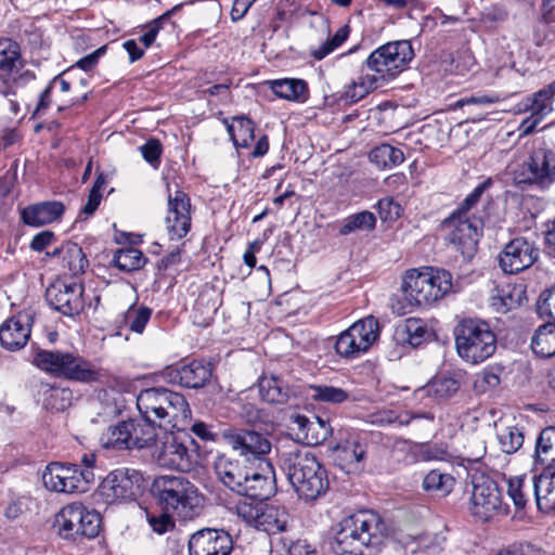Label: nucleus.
I'll return each mask as SVG.
<instances>
[{
	"label": "nucleus",
	"mask_w": 555,
	"mask_h": 555,
	"mask_svg": "<svg viewBox=\"0 0 555 555\" xmlns=\"http://www.w3.org/2000/svg\"><path fill=\"white\" fill-rule=\"evenodd\" d=\"M142 420L131 422L132 449L151 447L157 441L156 425L165 431L182 430L191 416V409L183 395L163 387L142 390L137 397Z\"/></svg>",
	"instance_id": "1"
},
{
	"label": "nucleus",
	"mask_w": 555,
	"mask_h": 555,
	"mask_svg": "<svg viewBox=\"0 0 555 555\" xmlns=\"http://www.w3.org/2000/svg\"><path fill=\"white\" fill-rule=\"evenodd\" d=\"M414 51L409 40L387 42L362 62L360 75L348 86L345 94L350 102H358L374 90L393 80L412 61Z\"/></svg>",
	"instance_id": "2"
},
{
	"label": "nucleus",
	"mask_w": 555,
	"mask_h": 555,
	"mask_svg": "<svg viewBox=\"0 0 555 555\" xmlns=\"http://www.w3.org/2000/svg\"><path fill=\"white\" fill-rule=\"evenodd\" d=\"M333 531L331 547L336 555H376L387 527L377 513L362 509L344 517Z\"/></svg>",
	"instance_id": "3"
},
{
	"label": "nucleus",
	"mask_w": 555,
	"mask_h": 555,
	"mask_svg": "<svg viewBox=\"0 0 555 555\" xmlns=\"http://www.w3.org/2000/svg\"><path fill=\"white\" fill-rule=\"evenodd\" d=\"M281 467L298 496L305 501L318 499L328 488L326 469L308 450L284 452Z\"/></svg>",
	"instance_id": "4"
},
{
	"label": "nucleus",
	"mask_w": 555,
	"mask_h": 555,
	"mask_svg": "<svg viewBox=\"0 0 555 555\" xmlns=\"http://www.w3.org/2000/svg\"><path fill=\"white\" fill-rule=\"evenodd\" d=\"M151 491L163 512L180 519H192L199 513L202 499L197 488L183 476H159Z\"/></svg>",
	"instance_id": "5"
},
{
	"label": "nucleus",
	"mask_w": 555,
	"mask_h": 555,
	"mask_svg": "<svg viewBox=\"0 0 555 555\" xmlns=\"http://www.w3.org/2000/svg\"><path fill=\"white\" fill-rule=\"evenodd\" d=\"M33 363L54 377L79 383H95L103 376L92 362L72 351L39 349Z\"/></svg>",
	"instance_id": "6"
},
{
	"label": "nucleus",
	"mask_w": 555,
	"mask_h": 555,
	"mask_svg": "<svg viewBox=\"0 0 555 555\" xmlns=\"http://www.w3.org/2000/svg\"><path fill=\"white\" fill-rule=\"evenodd\" d=\"M455 347L466 362L478 364L496 350V336L485 321L465 319L454 330Z\"/></svg>",
	"instance_id": "7"
},
{
	"label": "nucleus",
	"mask_w": 555,
	"mask_h": 555,
	"mask_svg": "<svg viewBox=\"0 0 555 555\" xmlns=\"http://www.w3.org/2000/svg\"><path fill=\"white\" fill-rule=\"evenodd\" d=\"M402 291L411 306H429L452 289L451 273L442 269L412 270L403 280Z\"/></svg>",
	"instance_id": "8"
},
{
	"label": "nucleus",
	"mask_w": 555,
	"mask_h": 555,
	"mask_svg": "<svg viewBox=\"0 0 555 555\" xmlns=\"http://www.w3.org/2000/svg\"><path fill=\"white\" fill-rule=\"evenodd\" d=\"M234 509L247 525L269 534L285 531L289 522V514L284 506L267 501L236 502Z\"/></svg>",
	"instance_id": "9"
},
{
	"label": "nucleus",
	"mask_w": 555,
	"mask_h": 555,
	"mask_svg": "<svg viewBox=\"0 0 555 555\" xmlns=\"http://www.w3.org/2000/svg\"><path fill=\"white\" fill-rule=\"evenodd\" d=\"M143 475L134 468H117L101 482L98 495L106 504L135 501L143 492Z\"/></svg>",
	"instance_id": "10"
},
{
	"label": "nucleus",
	"mask_w": 555,
	"mask_h": 555,
	"mask_svg": "<svg viewBox=\"0 0 555 555\" xmlns=\"http://www.w3.org/2000/svg\"><path fill=\"white\" fill-rule=\"evenodd\" d=\"M94 481V473L80 469L78 464L52 462L46 466L42 482L46 489L59 493H83Z\"/></svg>",
	"instance_id": "11"
},
{
	"label": "nucleus",
	"mask_w": 555,
	"mask_h": 555,
	"mask_svg": "<svg viewBox=\"0 0 555 555\" xmlns=\"http://www.w3.org/2000/svg\"><path fill=\"white\" fill-rule=\"evenodd\" d=\"M378 336V321L374 317H366L340 333L335 343V350L343 358L354 359L365 353Z\"/></svg>",
	"instance_id": "12"
},
{
	"label": "nucleus",
	"mask_w": 555,
	"mask_h": 555,
	"mask_svg": "<svg viewBox=\"0 0 555 555\" xmlns=\"http://www.w3.org/2000/svg\"><path fill=\"white\" fill-rule=\"evenodd\" d=\"M57 522L60 534L65 539H93L99 534L101 516L81 503H72L62 508Z\"/></svg>",
	"instance_id": "13"
},
{
	"label": "nucleus",
	"mask_w": 555,
	"mask_h": 555,
	"mask_svg": "<svg viewBox=\"0 0 555 555\" xmlns=\"http://www.w3.org/2000/svg\"><path fill=\"white\" fill-rule=\"evenodd\" d=\"M188 442L180 441L171 431H165L162 448L156 451L155 459L159 466L177 469L180 472H190L197 464L198 453L193 439Z\"/></svg>",
	"instance_id": "14"
},
{
	"label": "nucleus",
	"mask_w": 555,
	"mask_h": 555,
	"mask_svg": "<svg viewBox=\"0 0 555 555\" xmlns=\"http://www.w3.org/2000/svg\"><path fill=\"white\" fill-rule=\"evenodd\" d=\"M469 211L455 210L444 221L451 229L449 233L450 242L457 245L463 254L475 250L483 228L481 218L469 215Z\"/></svg>",
	"instance_id": "15"
},
{
	"label": "nucleus",
	"mask_w": 555,
	"mask_h": 555,
	"mask_svg": "<svg viewBox=\"0 0 555 555\" xmlns=\"http://www.w3.org/2000/svg\"><path fill=\"white\" fill-rule=\"evenodd\" d=\"M502 508V496L495 481L480 476L473 480L469 511L480 520L487 521Z\"/></svg>",
	"instance_id": "16"
},
{
	"label": "nucleus",
	"mask_w": 555,
	"mask_h": 555,
	"mask_svg": "<svg viewBox=\"0 0 555 555\" xmlns=\"http://www.w3.org/2000/svg\"><path fill=\"white\" fill-rule=\"evenodd\" d=\"M83 285L78 282L55 281L46 291L48 304L66 317L78 315L85 307Z\"/></svg>",
	"instance_id": "17"
},
{
	"label": "nucleus",
	"mask_w": 555,
	"mask_h": 555,
	"mask_svg": "<svg viewBox=\"0 0 555 555\" xmlns=\"http://www.w3.org/2000/svg\"><path fill=\"white\" fill-rule=\"evenodd\" d=\"M227 443L247 460H262L271 451V442L261 433L249 429H229L223 433Z\"/></svg>",
	"instance_id": "18"
},
{
	"label": "nucleus",
	"mask_w": 555,
	"mask_h": 555,
	"mask_svg": "<svg viewBox=\"0 0 555 555\" xmlns=\"http://www.w3.org/2000/svg\"><path fill=\"white\" fill-rule=\"evenodd\" d=\"M539 257V249L525 237L508 242L499 256L501 269L508 274L518 273L531 267Z\"/></svg>",
	"instance_id": "19"
},
{
	"label": "nucleus",
	"mask_w": 555,
	"mask_h": 555,
	"mask_svg": "<svg viewBox=\"0 0 555 555\" xmlns=\"http://www.w3.org/2000/svg\"><path fill=\"white\" fill-rule=\"evenodd\" d=\"M526 177L520 182H529L541 188H547L555 181V152L545 146L532 150L524 162Z\"/></svg>",
	"instance_id": "20"
},
{
	"label": "nucleus",
	"mask_w": 555,
	"mask_h": 555,
	"mask_svg": "<svg viewBox=\"0 0 555 555\" xmlns=\"http://www.w3.org/2000/svg\"><path fill=\"white\" fill-rule=\"evenodd\" d=\"M160 377L169 384L197 389L209 382L211 367L209 364L194 360L190 363L165 367L160 372Z\"/></svg>",
	"instance_id": "21"
},
{
	"label": "nucleus",
	"mask_w": 555,
	"mask_h": 555,
	"mask_svg": "<svg viewBox=\"0 0 555 555\" xmlns=\"http://www.w3.org/2000/svg\"><path fill=\"white\" fill-rule=\"evenodd\" d=\"M232 550V538L224 530L202 529L189 540V555H230Z\"/></svg>",
	"instance_id": "22"
},
{
	"label": "nucleus",
	"mask_w": 555,
	"mask_h": 555,
	"mask_svg": "<svg viewBox=\"0 0 555 555\" xmlns=\"http://www.w3.org/2000/svg\"><path fill=\"white\" fill-rule=\"evenodd\" d=\"M35 313L23 310L8 319L0 327V344L10 351L24 348L30 337Z\"/></svg>",
	"instance_id": "23"
},
{
	"label": "nucleus",
	"mask_w": 555,
	"mask_h": 555,
	"mask_svg": "<svg viewBox=\"0 0 555 555\" xmlns=\"http://www.w3.org/2000/svg\"><path fill=\"white\" fill-rule=\"evenodd\" d=\"M273 492L274 486L271 477L255 469H247L237 502L267 501Z\"/></svg>",
	"instance_id": "24"
},
{
	"label": "nucleus",
	"mask_w": 555,
	"mask_h": 555,
	"mask_svg": "<svg viewBox=\"0 0 555 555\" xmlns=\"http://www.w3.org/2000/svg\"><path fill=\"white\" fill-rule=\"evenodd\" d=\"M533 476V495L540 511L548 513L555 509V468H542Z\"/></svg>",
	"instance_id": "25"
},
{
	"label": "nucleus",
	"mask_w": 555,
	"mask_h": 555,
	"mask_svg": "<svg viewBox=\"0 0 555 555\" xmlns=\"http://www.w3.org/2000/svg\"><path fill=\"white\" fill-rule=\"evenodd\" d=\"M215 472L218 479L231 491L238 494L242 483L246 479V472L237 460H232L225 455H219L215 460Z\"/></svg>",
	"instance_id": "26"
},
{
	"label": "nucleus",
	"mask_w": 555,
	"mask_h": 555,
	"mask_svg": "<svg viewBox=\"0 0 555 555\" xmlns=\"http://www.w3.org/2000/svg\"><path fill=\"white\" fill-rule=\"evenodd\" d=\"M258 390L261 399L272 404H284L296 393L284 379L274 375L260 377Z\"/></svg>",
	"instance_id": "27"
},
{
	"label": "nucleus",
	"mask_w": 555,
	"mask_h": 555,
	"mask_svg": "<svg viewBox=\"0 0 555 555\" xmlns=\"http://www.w3.org/2000/svg\"><path fill=\"white\" fill-rule=\"evenodd\" d=\"M534 468H555V427L550 426L541 430L534 447Z\"/></svg>",
	"instance_id": "28"
},
{
	"label": "nucleus",
	"mask_w": 555,
	"mask_h": 555,
	"mask_svg": "<svg viewBox=\"0 0 555 555\" xmlns=\"http://www.w3.org/2000/svg\"><path fill=\"white\" fill-rule=\"evenodd\" d=\"M525 297L522 285L503 284L495 288L491 296V306L500 313H506L520 306Z\"/></svg>",
	"instance_id": "29"
},
{
	"label": "nucleus",
	"mask_w": 555,
	"mask_h": 555,
	"mask_svg": "<svg viewBox=\"0 0 555 555\" xmlns=\"http://www.w3.org/2000/svg\"><path fill=\"white\" fill-rule=\"evenodd\" d=\"M131 422L129 421H122L109 426L100 438L102 447L114 450H131Z\"/></svg>",
	"instance_id": "30"
},
{
	"label": "nucleus",
	"mask_w": 555,
	"mask_h": 555,
	"mask_svg": "<svg viewBox=\"0 0 555 555\" xmlns=\"http://www.w3.org/2000/svg\"><path fill=\"white\" fill-rule=\"evenodd\" d=\"M271 91L281 99L302 103L308 99V86L302 79L284 78L270 82Z\"/></svg>",
	"instance_id": "31"
},
{
	"label": "nucleus",
	"mask_w": 555,
	"mask_h": 555,
	"mask_svg": "<svg viewBox=\"0 0 555 555\" xmlns=\"http://www.w3.org/2000/svg\"><path fill=\"white\" fill-rule=\"evenodd\" d=\"M530 347L541 358L555 356V321L550 320L534 331Z\"/></svg>",
	"instance_id": "32"
},
{
	"label": "nucleus",
	"mask_w": 555,
	"mask_h": 555,
	"mask_svg": "<svg viewBox=\"0 0 555 555\" xmlns=\"http://www.w3.org/2000/svg\"><path fill=\"white\" fill-rule=\"evenodd\" d=\"M365 454V448L358 441H346L336 448V460L347 473L361 469Z\"/></svg>",
	"instance_id": "33"
},
{
	"label": "nucleus",
	"mask_w": 555,
	"mask_h": 555,
	"mask_svg": "<svg viewBox=\"0 0 555 555\" xmlns=\"http://www.w3.org/2000/svg\"><path fill=\"white\" fill-rule=\"evenodd\" d=\"M293 424L296 426L297 436L307 444L318 446L330 437V431L320 428L318 421H312L305 415L297 414L293 416Z\"/></svg>",
	"instance_id": "34"
},
{
	"label": "nucleus",
	"mask_w": 555,
	"mask_h": 555,
	"mask_svg": "<svg viewBox=\"0 0 555 555\" xmlns=\"http://www.w3.org/2000/svg\"><path fill=\"white\" fill-rule=\"evenodd\" d=\"M59 254L62 259V267L74 276L83 273L89 264L82 248L77 243L67 242L63 244Z\"/></svg>",
	"instance_id": "35"
},
{
	"label": "nucleus",
	"mask_w": 555,
	"mask_h": 555,
	"mask_svg": "<svg viewBox=\"0 0 555 555\" xmlns=\"http://www.w3.org/2000/svg\"><path fill=\"white\" fill-rule=\"evenodd\" d=\"M22 65L21 49L9 38L0 39V78H5Z\"/></svg>",
	"instance_id": "36"
},
{
	"label": "nucleus",
	"mask_w": 555,
	"mask_h": 555,
	"mask_svg": "<svg viewBox=\"0 0 555 555\" xmlns=\"http://www.w3.org/2000/svg\"><path fill=\"white\" fill-rule=\"evenodd\" d=\"M147 259L143 253L133 247H122L114 253L111 266L122 272H131L143 268Z\"/></svg>",
	"instance_id": "37"
},
{
	"label": "nucleus",
	"mask_w": 555,
	"mask_h": 555,
	"mask_svg": "<svg viewBox=\"0 0 555 555\" xmlns=\"http://www.w3.org/2000/svg\"><path fill=\"white\" fill-rule=\"evenodd\" d=\"M455 483L454 477L441 472L440 469H431L423 479V489L436 496L448 495Z\"/></svg>",
	"instance_id": "38"
},
{
	"label": "nucleus",
	"mask_w": 555,
	"mask_h": 555,
	"mask_svg": "<svg viewBox=\"0 0 555 555\" xmlns=\"http://www.w3.org/2000/svg\"><path fill=\"white\" fill-rule=\"evenodd\" d=\"M227 130L237 147H248L254 141L255 125L245 116H236L232 124L227 122Z\"/></svg>",
	"instance_id": "39"
},
{
	"label": "nucleus",
	"mask_w": 555,
	"mask_h": 555,
	"mask_svg": "<svg viewBox=\"0 0 555 555\" xmlns=\"http://www.w3.org/2000/svg\"><path fill=\"white\" fill-rule=\"evenodd\" d=\"M152 315V309L145 306L137 307L131 304L120 315L119 323L129 331L142 334Z\"/></svg>",
	"instance_id": "40"
},
{
	"label": "nucleus",
	"mask_w": 555,
	"mask_h": 555,
	"mask_svg": "<svg viewBox=\"0 0 555 555\" xmlns=\"http://www.w3.org/2000/svg\"><path fill=\"white\" fill-rule=\"evenodd\" d=\"M370 160L380 169L392 168L403 163V152L390 144H380L369 154Z\"/></svg>",
	"instance_id": "41"
},
{
	"label": "nucleus",
	"mask_w": 555,
	"mask_h": 555,
	"mask_svg": "<svg viewBox=\"0 0 555 555\" xmlns=\"http://www.w3.org/2000/svg\"><path fill=\"white\" fill-rule=\"evenodd\" d=\"M531 493H533V477L515 476L508 479L507 494L516 508H524Z\"/></svg>",
	"instance_id": "42"
},
{
	"label": "nucleus",
	"mask_w": 555,
	"mask_h": 555,
	"mask_svg": "<svg viewBox=\"0 0 555 555\" xmlns=\"http://www.w3.org/2000/svg\"><path fill=\"white\" fill-rule=\"evenodd\" d=\"M191 210H168L166 230L171 241L181 240L191 230Z\"/></svg>",
	"instance_id": "43"
},
{
	"label": "nucleus",
	"mask_w": 555,
	"mask_h": 555,
	"mask_svg": "<svg viewBox=\"0 0 555 555\" xmlns=\"http://www.w3.org/2000/svg\"><path fill=\"white\" fill-rule=\"evenodd\" d=\"M461 387L460 380L454 376H438L428 383L424 390L436 400H444L454 396Z\"/></svg>",
	"instance_id": "44"
},
{
	"label": "nucleus",
	"mask_w": 555,
	"mask_h": 555,
	"mask_svg": "<svg viewBox=\"0 0 555 555\" xmlns=\"http://www.w3.org/2000/svg\"><path fill=\"white\" fill-rule=\"evenodd\" d=\"M375 224L376 217L370 210H362L345 219L339 233L347 235L358 230L371 231L375 228Z\"/></svg>",
	"instance_id": "45"
},
{
	"label": "nucleus",
	"mask_w": 555,
	"mask_h": 555,
	"mask_svg": "<svg viewBox=\"0 0 555 555\" xmlns=\"http://www.w3.org/2000/svg\"><path fill=\"white\" fill-rule=\"evenodd\" d=\"M311 398L314 401L339 404L349 398V393L339 387L327 385H311Z\"/></svg>",
	"instance_id": "46"
},
{
	"label": "nucleus",
	"mask_w": 555,
	"mask_h": 555,
	"mask_svg": "<svg viewBox=\"0 0 555 555\" xmlns=\"http://www.w3.org/2000/svg\"><path fill=\"white\" fill-rule=\"evenodd\" d=\"M498 439L502 452L513 454L521 448L524 434L516 426H506L499 431Z\"/></svg>",
	"instance_id": "47"
},
{
	"label": "nucleus",
	"mask_w": 555,
	"mask_h": 555,
	"mask_svg": "<svg viewBox=\"0 0 555 555\" xmlns=\"http://www.w3.org/2000/svg\"><path fill=\"white\" fill-rule=\"evenodd\" d=\"M350 34V27L348 25L341 26L332 38H328L324 43H322L318 49L311 51V55L321 61L338 47H340L347 39Z\"/></svg>",
	"instance_id": "48"
},
{
	"label": "nucleus",
	"mask_w": 555,
	"mask_h": 555,
	"mask_svg": "<svg viewBox=\"0 0 555 555\" xmlns=\"http://www.w3.org/2000/svg\"><path fill=\"white\" fill-rule=\"evenodd\" d=\"M64 210H21L23 222L30 227H42L61 218Z\"/></svg>",
	"instance_id": "49"
},
{
	"label": "nucleus",
	"mask_w": 555,
	"mask_h": 555,
	"mask_svg": "<svg viewBox=\"0 0 555 555\" xmlns=\"http://www.w3.org/2000/svg\"><path fill=\"white\" fill-rule=\"evenodd\" d=\"M552 91L548 90H540L534 93L531 99V103L527 106V109L535 116L543 119L546 115H548L552 111Z\"/></svg>",
	"instance_id": "50"
},
{
	"label": "nucleus",
	"mask_w": 555,
	"mask_h": 555,
	"mask_svg": "<svg viewBox=\"0 0 555 555\" xmlns=\"http://www.w3.org/2000/svg\"><path fill=\"white\" fill-rule=\"evenodd\" d=\"M535 307L541 318L555 321V285L540 294Z\"/></svg>",
	"instance_id": "51"
},
{
	"label": "nucleus",
	"mask_w": 555,
	"mask_h": 555,
	"mask_svg": "<svg viewBox=\"0 0 555 555\" xmlns=\"http://www.w3.org/2000/svg\"><path fill=\"white\" fill-rule=\"evenodd\" d=\"M404 330L408 336L409 344L414 347L421 345L429 335L426 325L421 319H408L405 321Z\"/></svg>",
	"instance_id": "52"
},
{
	"label": "nucleus",
	"mask_w": 555,
	"mask_h": 555,
	"mask_svg": "<svg viewBox=\"0 0 555 555\" xmlns=\"http://www.w3.org/2000/svg\"><path fill=\"white\" fill-rule=\"evenodd\" d=\"M493 181L491 178L486 179L479 183L463 201L460 208H472L480 203L482 199H488L492 196L491 189Z\"/></svg>",
	"instance_id": "53"
},
{
	"label": "nucleus",
	"mask_w": 555,
	"mask_h": 555,
	"mask_svg": "<svg viewBox=\"0 0 555 555\" xmlns=\"http://www.w3.org/2000/svg\"><path fill=\"white\" fill-rule=\"evenodd\" d=\"M142 157L151 164L154 168L159 165V158L163 152L162 144L157 139L147 140L142 146H140Z\"/></svg>",
	"instance_id": "54"
},
{
	"label": "nucleus",
	"mask_w": 555,
	"mask_h": 555,
	"mask_svg": "<svg viewBox=\"0 0 555 555\" xmlns=\"http://www.w3.org/2000/svg\"><path fill=\"white\" fill-rule=\"evenodd\" d=\"M107 183V177L100 172L96 176V179L90 190L89 197L87 204L82 208H98L101 204V199L103 196L104 186Z\"/></svg>",
	"instance_id": "55"
},
{
	"label": "nucleus",
	"mask_w": 555,
	"mask_h": 555,
	"mask_svg": "<svg viewBox=\"0 0 555 555\" xmlns=\"http://www.w3.org/2000/svg\"><path fill=\"white\" fill-rule=\"evenodd\" d=\"M500 101V96L496 94H477L472 96H465L456 102L457 107L464 106H488Z\"/></svg>",
	"instance_id": "56"
},
{
	"label": "nucleus",
	"mask_w": 555,
	"mask_h": 555,
	"mask_svg": "<svg viewBox=\"0 0 555 555\" xmlns=\"http://www.w3.org/2000/svg\"><path fill=\"white\" fill-rule=\"evenodd\" d=\"M171 513L164 512L158 516H149V524L153 531L158 534H163L168 531L169 528L173 527V522L170 517Z\"/></svg>",
	"instance_id": "57"
},
{
	"label": "nucleus",
	"mask_w": 555,
	"mask_h": 555,
	"mask_svg": "<svg viewBox=\"0 0 555 555\" xmlns=\"http://www.w3.org/2000/svg\"><path fill=\"white\" fill-rule=\"evenodd\" d=\"M106 52V46H102L100 48H98L95 51H93L92 53L86 55L85 57L80 59L79 61L76 62L75 66L85 70V72H89L91 69H93L100 57L103 56Z\"/></svg>",
	"instance_id": "58"
},
{
	"label": "nucleus",
	"mask_w": 555,
	"mask_h": 555,
	"mask_svg": "<svg viewBox=\"0 0 555 555\" xmlns=\"http://www.w3.org/2000/svg\"><path fill=\"white\" fill-rule=\"evenodd\" d=\"M495 555H540V552L530 543H519L502 548Z\"/></svg>",
	"instance_id": "59"
},
{
	"label": "nucleus",
	"mask_w": 555,
	"mask_h": 555,
	"mask_svg": "<svg viewBox=\"0 0 555 555\" xmlns=\"http://www.w3.org/2000/svg\"><path fill=\"white\" fill-rule=\"evenodd\" d=\"M52 104V86H47L40 93L38 103L31 114L33 118L44 115Z\"/></svg>",
	"instance_id": "60"
},
{
	"label": "nucleus",
	"mask_w": 555,
	"mask_h": 555,
	"mask_svg": "<svg viewBox=\"0 0 555 555\" xmlns=\"http://www.w3.org/2000/svg\"><path fill=\"white\" fill-rule=\"evenodd\" d=\"M53 232L41 231L33 237L29 246L34 251L41 253L47 246H49L53 242Z\"/></svg>",
	"instance_id": "61"
},
{
	"label": "nucleus",
	"mask_w": 555,
	"mask_h": 555,
	"mask_svg": "<svg viewBox=\"0 0 555 555\" xmlns=\"http://www.w3.org/2000/svg\"><path fill=\"white\" fill-rule=\"evenodd\" d=\"M51 399L60 400V403L53 402L51 405L56 410H65L70 404L72 392L66 388H55L51 390Z\"/></svg>",
	"instance_id": "62"
},
{
	"label": "nucleus",
	"mask_w": 555,
	"mask_h": 555,
	"mask_svg": "<svg viewBox=\"0 0 555 555\" xmlns=\"http://www.w3.org/2000/svg\"><path fill=\"white\" fill-rule=\"evenodd\" d=\"M257 0H234L232 10H231L232 21L236 22V21L242 20L248 12L249 8Z\"/></svg>",
	"instance_id": "63"
},
{
	"label": "nucleus",
	"mask_w": 555,
	"mask_h": 555,
	"mask_svg": "<svg viewBox=\"0 0 555 555\" xmlns=\"http://www.w3.org/2000/svg\"><path fill=\"white\" fill-rule=\"evenodd\" d=\"M288 555H313L315 550L306 541L297 540L289 544Z\"/></svg>",
	"instance_id": "64"
}]
</instances>
